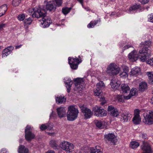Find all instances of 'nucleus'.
Listing matches in <instances>:
<instances>
[{
	"mask_svg": "<svg viewBox=\"0 0 153 153\" xmlns=\"http://www.w3.org/2000/svg\"><path fill=\"white\" fill-rule=\"evenodd\" d=\"M14 49V47L12 46H8L4 49L2 51V56L3 58L6 57L10 54Z\"/></svg>",
	"mask_w": 153,
	"mask_h": 153,
	"instance_id": "2eb2a0df",
	"label": "nucleus"
},
{
	"mask_svg": "<svg viewBox=\"0 0 153 153\" xmlns=\"http://www.w3.org/2000/svg\"><path fill=\"white\" fill-rule=\"evenodd\" d=\"M71 10V8L65 7L62 9V12L65 15L68 13Z\"/></svg>",
	"mask_w": 153,
	"mask_h": 153,
	"instance_id": "49530a36",
	"label": "nucleus"
},
{
	"mask_svg": "<svg viewBox=\"0 0 153 153\" xmlns=\"http://www.w3.org/2000/svg\"><path fill=\"white\" fill-rule=\"evenodd\" d=\"M46 153H55L54 152L53 150H50L48 151Z\"/></svg>",
	"mask_w": 153,
	"mask_h": 153,
	"instance_id": "680f3d73",
	"label": "nucleus"
},
{
	"mask_svg": "<svg viewBox=\"0 0 153 153\" xmlns=\"http://www.w3.org/2000/svg\"><path fill=\"white\" fill-rule=\"evenodd\" d=\"M95 123L97 127L101 129L106 128L107 127V123L104 121L96 120L95 122Z\"/></svg>",
	"mask_w": 153,
	"mask_h": 153,
	"instance_id": "f3484780",
	"label": "nucleus"
},
{
	"mask_svg": "<svg viewBox=\"0 0 153 153\" xmlns=\"http://www.w3.org/2000/svg\"><path fill=\"white\" fill-rule=\"evenodd\" d=\"M150 102L152 103V104H153V97H152L151 100H150Z\"/></svg>",
	"mask_w": 153,
	"mask_h": 153,
	"instance_id": "0e129e2a",
	"label": "nucleus"
},
{
	"mask_svg": "<svg viewBox=\"0 0 153 153\" xmlns=\"http://www.w3.org/2000/svg\"><path fill=\"white\" fill-rule=\"evenodd\" d=\"M121 68L123 70V72L128 73L129 71V69L127 66L126 65H123L121 66Z\"/></svg>",
	"mask_w": 153,
	"mask_h": 153,
	"instance_id": "8fccbe9b",
	"label": "nucleus"
},
{
	"mask_svg": "<svg viewBox=\"0 0 153 153\" xmlns=\"http://www.w3.org/2000/svg\"><path fill=\"white\" fill-rule=\"evenodd\" d=\"M18 152L19 153H28V150L24 146L20 145L19 147Z\"/></svg>",
	"mask_w": 153,
	"mask_h": 153,
	"instance_id": "c756f323",
	"label": "nucleus"
},
{
	"mask_svg": "<svg viewBox=\"0 0 153 153\" xmlns=\"http://www.w3.org/2000/svg\"><path fill=\"white\" fill-rule=\"evenodd\" d=\"M139 56L141 61L144 62L147 59V57H148L147 54H139Z\"/></svg>",
	"mask_w": 153,
	"mask_h": 153,
	"instance_id": "ea45409f",
	"label": "nucleus"
},
{
	"mask_svg": "<svg viewBox=\"0 0 153 153\" xmlns=\"http://www.w3.org/2000/svg\"><path fill=\"white\" fill-rule=\"evenodd\" d=\"M58 7L61 6L62 4V0H54Z\"/></svg>",
	"mask_w": 153,
	"mask_h": 153,
	"instance_id": "3c124183",
	"label": "nucleus"
},
{
	"mask_svg": "<svg viewBox=\"0 0 153 153\" xmlns=\"http://www.w3.org/2000/svg\"><path fill=\"white\" fill-rule=\"evenodd\" d=\"M152 94H153V90L152 91Z\"/></svg>",
	"mask_w": 153,
	"mask_h": 153,
	"instance_id": "774afa93",
	"label": "nucleus"
},
{
	"mask_svg": "<svg viewBox=\"0 0 153 153\" xmlns=\"http://www.w3.org/2000/svg\"><path fill=\"white\" fill-rule=\"evenodd\" d=\"M82 57L79 56L78 58L76 57L75 58L69 57L68 58V63L71 69L74 70L76 69L79 64L82 62Z\"/></svg>",
	"mask_w": 153,
	"mask_h": 153,
	"instance_id": "7ed1b4c3",
	"label": "nucleus"
},
{
	"mask_svg": "<svg viewBox=\"0 0 153 153\" xmlns=\"http://www.w3.org/2000/svg\"><path fill=\"white\" fill-rule=\"evenodd\" d=\"M147 63L150 65L151 66H153V58L149 59L147 61Z\"/></svg>",
	"mask_w": 153,
	"mask_h": 153,
	"instance_id": "603ef678",
	"label": "nucleus"
},
{
	"mask_svg": "<svg viewBox=\"0 0 153 153\" xmlns=\"http://www.w3.org/2000/svg\"><path fill=\"white\" fill-rule=\"evenodd\" d=\"M32 22V21L31 19L30 18H29L25 20L24 22L25 25H29Z\"/></svg>",
	"mask_w": 153,
	"mask_h": 153,
	"instance_id": "de8ad7c7",
	"label": "nucleus"
},
{
	"mask_svg": "<svg viewBox=\"0 0 153 153\" xmlns=\"http://www.w3.org/2000/svg\"><path fill=\"white\" fill-rule=\"evenodd\" d=\"M58 115L60 118L64 117L66 114V111L63 107H60L57 109Z\"/></svg>",
	"mask_w": 153,
	"mask_h": 153,
	"instance_id": "412c9836",
	"label": "nucleus"
},
{
	"mask_svg": "<svg viewBox=\"0 0 153 153\" xmlns=\"http://www.w3.org/2000/svg\"><path fill=\"white\" fill-rule=\"evenodd\" d=\"M53 127V126L51 124H43L40 126V129L42 131H43L46 129L48 130H50Z\"/></svg>",
	"mask_w": 153,
	"mask_h": 153,
	"instance_id": "393cba45",
	"label": "nucleus"
},
{
	"mask_svg": "<svg viewBox=\"0 0 153 153\" xmlns=\"http://www.w3.org/2000/svg\"><path fill=\"white\" fill-rule=\"evenodd\" d=\"M120 76L121 77L123 78L126 77L128 76V73L123 72L120 74Z\"/></svg>",
	"mask_w": 153,
	"mask_h": 153,
	"instance_id": "864d4df0",
	"label": "nucleus"
},
{
	"mask_svg": "<svg viewBox=\"0 0 153 153\" xmlns=\"http://www.w3.org/2000/svg\"><path fill=\"white\" fill-rule=\"evenodd\" d=\"M130 92L128 96H130V98L131 97L134 96L137 92V89L136 88H132L131 90L129 91Z\"/></svg>",
	"mask_w": 153,
	"mask_h": 153,
	"instance_id": "79ce46f5",
	"label": "nucleus"
},
{
	"mask_svg": "<svg viewBox=\"0 0 153 153\" xmlns=\"http://www.w3.org/2000/svg\"><path fill=\"white\" fill-rule=\"evenodd\" d=\"M72 81L70 78H68L65 82V84L67 89V92L69 93L70 91L71 85L72 84Z\"/></svg>",
	"mask_w": 153,
	"mask_h": 153,
	"instance_id": "7c9ffc66",
	"label": "nucleus"
},
{
	"mask_svg": "<svg viewBox=\"0 0 153 153\" xmlns=\"http://www.w3.org/2000/svg\"><path fill=\"white\" fill-rule=\"evenodd\" d=\"M101 90L100 89L96 88L94 89V95L95 96H99V97L100 98V101L101 102V104L103 105L106 102V101L104 97L101 95Z\"/></svg>",
	"mask_w": 153,
	"mask_h": 153,
	"instance_id": "9d476101",
	"label": "nucleus"
},
{
	"mask_svg": "<svg viewBox=\"0 0 153 153\" xmlns=\"http://www.w3.org/2000/svg\"><path fill=\"white\" fill-rule=\"evenodd\" d=\"M80 107L82 112L83 113L86 119L90 118L93 114L91 111L89 109L84 107L83 105H80Z\"/></svg>",
	"mask_w": 153,
	"mask_h": 153,
	"instance_id": "9b49d317",
	"label": "nucleus"
},
{
	"mask_svg": "<svg viewBox=\"0 0 153 153\" xmlns=\"http://www.w3.org/2000/svg\"><path fill=\"white\" fill-rule=\"evenodd\" d=\"M139 146V143L136 141H131L129 145L130 147L132 149L137 148Z\"/></svg>",
	"mask_w": 153,
	"mask_h": 153,
	"instance_id": "e433bc0d",
	"label": "nucleus"
},
{
	"mask_svg": "<svg viewBox=\"0 0 153 153\" xmlns=\"http://www.w3.org/2000/svg\"><path fill=\"white\" fill-rule=\"evenodd\" d=\"M128 56L130 61L134 62L137 59L138 55L136 51H133L129 54Z\"/></svg>",
	"mask_w": 153,
	"mask_h": 153,
	"instance_id": "dca6fc26",
	"label": "nucleus"
},
{
	"mask_svg": "<svg viewBox=\"0 0 153 153\" xmlns=\"http://www.w3.org/2000/svg\"><path fill=\"white\" fill-rule=\"evenodd\" d=\"M144 118L143 122L146 124L152 125L153 124V112L147 111L143 114Z\"/></svg>",
	"mask_w": 153,
	"mask_h": 153,
	"instance_id": "20e7f679",
	"label": "nucleus"
},
{
	"mask_svg": "<svg viewBox=\"0 0 153 153\" xmlns=\"http://www.w3.org/2000/svg\"><path fill=\"white\" fill-rule=\"evenodd\" d=\"M105 85L104 83L102 81H100L96 85V88L101 90L104 88Z\"/></svg>",
	"mask_w": 153,
	"mask_h": 153,
	"instance_id": "a19ab883",
	"label": "nucleus"
},
{
	"mask_svg": "<svg viewBox=\"0 0 153 153\" xmlns=\"http://www.w3.org/2000/svg\"><path fill=\"white\" fill-rule=\"evenodd\" d=\"M121 88L123 93L126 94L130 91V88L127 84H123L121 85Z\"/></svg>",
	"mask_w": 153,
	"mask_h": 153,
	"instance_id": "a878e982",
	"label": "nucleus"
},
{
	"mask_svg": "<svg viewBox=\"0 0 153 153\" xmlns=\"http://www.w3.org/2000/svg\"><path fill=\"white\" fill-rule=\"evenodd\" d=\"M139 54H147L148 56H150L151 53V51L147 48L143 47L139 52Z\"/></svg>",
	"mask_w": 153,
	"mask_h": 153,
	"instance_id": "4be33fe9",
	"label": "nucleus"
},
{
	"mask_svg": "<svg viewBox=\"0 0 153 153\" xmlns=\"http://www.w3.org/2000/svg\"><path fill=\"white\" fill-rule=\"evenodd\" d=\"M104 138L105 140H107L114 144L117 141L116 137L114 134L112 133H110L105 135Z\"/></svg>",
	"mask_w": 153,
	"mask_h": 153,
	"instance_id": "f8f14e48",
	"label": "nucleus"
},
{
	"mask_svg": "<svg viewBox=\"0 0 153 153\" xmlns=\"http://www.w3.org/2000/svg\"><path fill=\"white\" fill-rule=\"evenodd\" d=\"M131 116V115L128 112L123 113L121 115V120L123 122H127Z\"/></svg>",
	"mask_w": 153,
	"mask_h": 153,
	"instance_id": "a211bd4d",
	"label": "nucleus"
},
{
	"mask_svg": "<svg viewBox=\"0 0 153 153\" xmlns=\"http://www.w3.org/2000/svg\"><path fill=\"white\" fill-rule=\"evenodd\" d=\"M46 11L49 10L50 11H54L56 8L54 2L53 1H51L47 3L46 6Z\"/></svg>",
	"mask_w": 153,
	"mask_h": 153,
	"instance_id": "4468645a",
	"label": "nucleus"
},
{
	"mask_svg": "<svg viewBox=\"0 0 153 153\" xmlns=\"http://www.w3.org/2000/svg\"><path fill=\"white\" fill-rule=\"evenodd\" d=\"M140 110L138 109L134 110V116L132 119V121L135 124H138L141 121V118L140 115Z\"/></svg>",
	"mask_w": 153,
	"mask_h": 153,
	"instance_id": "1a4fd4ad",
	"label": "nucleus"
},
{
	"mask_svg": "<svg viewBox=\"0 0 153 153\" xmlns=\"http://www.w3.org/2000/svg\"><path fill=\"white\" fill-rule=\"evenodd\" d=\"M140 137L143 139H146V135L145 134H142L140 135Z\"/></svg>",
	"mask_w": 153,
	"mask_h": 153,
	"instance_id": "bf43d9fd",
	"label": "nucleus"
},
{
	"mask_svg": "<svg viewBox=\"0 0 153 153\" xmlns=\"http://www.w3.org/2000/svg\"><path fill=\"white\" fill-rule=\"evenodd\" d=\"M116 99L120 102H124L125 100L130 99V96H125L122 95H118L116 97Z\"/></svg>",
	"mask_w": 153,
	"mask_h": 153,
	"instance_id": "aec40b11",
	"label": "nucleus"
},
{
	"mask_svg": "<svg viewBox=\"0 0 153 153\" xmlns=\"http://www.w3.org/2000/svg\"><path fill=\"white\" fill-rule=\"evenodd\" d=\"M42 17L39 21L41 27L43 28L48 27L52 23L51 19L45 15Z\"/></svg>",
	"mask_w": 153,
	"mask_h": 153,
	"instance_id": "6e6552de",
	"label": "nucleus"
},
{
	"mask_svg": "<svg viewBox=\"0 0 153 153\" xmlns=\"http://www.w3.org/2000/svg\"><path fill=\"white\" fill-rule=\"evenodd\" d=\"M90 153H103V152L101 149H97L96 148V149H91Z\"/></svg>",
	"mask_w": 153,
	"mask_h": 153,
	"instance_id": "c03bdc74",
	"label": "nucleus"
},
{
	"mask_svg": "<svg viewBox=\"0 0 153 153\" xmlns=\"http://www.w3.org/2000/svg\"><path fill=\"white\" fill-rule=\"evenodd\" d=\"M22 141V140H19V142L20 143H21V142Z\"/></svg>",
	"mask_w": 153,
	"mask_h": 153,
	"instance_id": "338daca9",
	"label": "nucleus"
},
{
	"mask_svg": "<svg viewBox=\"0 0 153 153\" xmlns=\"http://www.w3.org/2000/svg\"><path fill=\"white\" fill-rule=\"evenodd\" d=\"M25 18V16L24 14H21L19 15L17 19L19 21H22Z\"/></svg>",
	"mask_w": 153,
	"mask_h": 153,
	"instance_id": "09e8293b",
	"label": "nucleus"
},
{
	"mask_svg": "<svg viewBox=\"0 0 153 153\" xmlns=\"http://www.w3.org/2000/svg\"><path fill=\"white\" fill-rule=\"evenodd\" d=\"M142 4H145L149 1V0H138Z\"/></svg>",
	"mask_w": 153,
	"mask_h": 153,
	"instance_id": "5fc2aeb1",
	"label": "nucleus"
},
{
	"mask_svg": "<svg viewBox=\"0 0 153 153\" xmlns=\"http://www.w3.org/2000/svg\"><path fill=\"white\" fill-rule=\"evenodd\" d=\"M148 20L149 21L153 22V14H152L150 15V16Z\"/></svg>",
	"mask_w": 153,
	"mask_h": 153,
	"instance_id": "4d7b16f0",
	"label": "nucleus"
},
{
	"mask_svg": "<svg viewBox=\"0 0 153 153\" xmlns=\"http://www.w3.org/2000/svg\"><path fill=\"white\" fill-rule=\"evenodd\" d=\"M56 101L58 104L64 103L66 101V99L64 96H59L56 98Z\"/></svg>",
	"mask_w": 153,
	"mask_h": 153,
	"instance_id": "2f4dec72",
	"label": "nucleus"
},
{
	"mask_svg": "<svg viewBox=\"0 0 153 153\" xmlns=\"http://www.w3.org/2000/svg\"><path fill=\"white\" fill-rule=\"evenodd\" d=\"M140 68L137 67H135L131 70L130 73V75L132 76H137L140 73Z\"/></svg>",
	"mask_w": 153,
	"mask_h": 153,
	"instance_id": "5701e85b",
	"label": "nucleus"
},
{
	"mask_svg": "<svg viewBox=\"0 0 153 153\" xmlns=\"http://www.w3.org/2000/svg\"><path fill=\"white\" fill-rule=\"evenodd\" d=\"M142 149L144 151L143 153H152L153 150L149 145L147 144H144L142 148Z\"/></svg>",
	"mask_w": 153,
	"mask_h": 153,
	"instance_id": "6ab92c4d",
	"label": "nucleus"
},
{
	"mask_svg": "<svg viewBox=\"0 0 153 153\" xmlns=\"http://www.w3.org/2000/svg\"><path fill=\"white\" fill-rule=\"evenodd\" d=\"M69 143L70 142L67 141H62L60 143L59 146L62 149L65 151L67 149V146H69Z\"/></svg>",
	"mask_w": 153,
	"mask_h": 153,
	"instance_id": "cd10ccee",
	"label": "nucleus"
},
{
	"mask_svg": "<svg viewBox=\"0 0 153 153\" xmlns=\"http://www.w3.org/2000/svg\"><path fill=\"white\" fill-rule=\"evenodd\" d=\"M6 25L5 24H2L0 25V31L3 30V28L5 27Z\"/></svg>",
	"mask_w": 153,
	"mask_h": 153,
	"instance_id": "6e6d98bb",
	"label": "nucleus"
},
{
	"mask_svg": "<svg viewBox=\"0 0 153 153\" xmlns=\"http://www.w3.org/2000/svg\"><path fill=\"white\" fill-rule=\"evenodd\" d=\"M120 84V82L117 79H112L111 85L113 88L117 89Z\"/></svg>",
	"mask_w": 153,
	"mask_h": 153,
	"instance_id": "b1692460",
	"label": "nucleus"
},
{
	"mask_svg": "<svg viewBox=\"0 0 153 153\" xmlns=\"http://www.w3.org/2000/svg\"><path fill=\"white\" fill-rule=\"evenodd\" d=\"M58 141L54 140H51L49 144L50 146L54 149L56 148L58 146Z\"/></svg>",
	"mask_w": 153,
	"mask_h": 153,
	"instance_id": "f704fd0d",
	"label": "nucleus"
},
{
	"mask_svg": "<svg viewBox=\"0 0 153 153\" xmlns=\"http://www.w3.org/2000/svg\"><path fill=\"white\" fill-rule=\"evenodd\" d=\"M140 4H135L131 6L129 8V10L130 11L134 10L139 9L140 7Z\"/></svg>",
	"mask_w": 153,
	"mask_h": 153,
	"instance_id": "a18cd8bd",
	"label": "nucleus"
},
{
	"mask_svg": "<svg viewBox=\"0 0 153 153\" xmlns=\"http://www.w3.org/2000/svg\"><path fill=\"white\" fill-rule=\"evenodd\" d=\"M74 82L76 86L78 88L79 87L81 88V86L82 87V84L84 82L82 79L79 78L76 79Z\"/></svg>",
	"mask_w": 153,
	"mask_h": 153,
	"instance_id": "c85d7f7f",
	"label": "nucleus"
},
{
	"mask_svg": "<svg viewBox=\"0 0 153 153\" xmlns=\"http://www.w3.org/2000/svg\"><path fill=\"white\" fill-rule=\"evenodd\" d=\"M7 10V6L4 4L0 7V17L4 15Z\"/></svg>",
	"mask_w": 153,
	"mask_h": 153,
	"instance_id": "bb28decb",
	"label": "nucleus"
},
{
	"mask_svg": "<svg viewBox=\"0 0 153 153\" xmlns=\"http://www.w3.org/2000/svg\"><path fill=\"white\" fill-rule=\"evenodd\" d=\"M147 83L145 82H142L140 84L139 88L140 91H143L147 89Z\"/></svg>",
	"mask_w": 153,
	"mask_h": 153,
	"instance_id": "473e14b6",
	"label": "nucleus"
},
{
	"mask_svg": "<svg viewBox=\"0 0 153 153\" xmlns=\"http://www.w3.org/2000/svg\"><path fill=\"white\" fill-rule=\"evenodd\" d=\"M100 22V20L99 19L98 20H95L94 21H91L90 23L87 25V27L88 28H93L96 25L98 22Z\"/></svg>",
	"mask_w": 153,
	"mask_h": 153,
	"instance_id": "72a5a7b5",
	"label": "nucleus"
},
{
	"mask_svg": "<svg viewBox=\"0 0 153 153\" xmlns=\"http://www.w3.org/2000/svg\"><path fill=\"white\" fill-rule=\"evenodd\" d=\"M120 70V68L115 64L111 63L108 66L107 69V73L113 75L118 74Z\"/></svg>",
	"mask_w": 153,
	"mask_h": 153,
	"instance_id": "39448f33",
	"label": "nucleus"
},
{
	"mask_svg": "<svg viewBox=\"0 0 153 153\" xmlns=\"http://www.w3.org/2000/svg\"><path fill=\"white\" fill-rule=\"evenodd\" d=\"M29 12H31L33 17L39 18L46 15V10L41 8L40 7H36L33 9L29 10Z\"/></svg>",
	"mask_w": 153,
	"mask_h": 153,
	"instance_id": "f03ea898",
	"label": "nucleus"
},
{
	"mask_svg": "<svg viewBox=\"0 0 153 153\" xmlns=\"http://www.w3.org/2000/svg\"><path fill=\"white\" fill-rule=\"evenodd\" d=\"M22 0H13L12 4L14 7L18 6L21 3Z\"/></svg>",
	"mask_w": 153,
	"mask_h": 153,
	"instance_id": "37998d69",
	"label": "nucleus"
},
{
	"mask_svg": "<svg viewBox=\"0 0 153 153\" xmlns=\"http://www.w3.org/2000/svg\"><path fill=\"white\" fill-rule=\"evenodd\" d=\"M146 74L149 77V83L151 84H153V72H147Z\"/></svg>",
	"mask_w": 153,
	"mask_h": 153,
	"instance_id": "c9c22d12",
	"label": "nucleus"
},
{
	"mask_svg": "<svg viewBox=\"0 0 153 153\" xmlns=\"http://www.w3.org/2000/svg\"><path fill=\"white\" fill-rule=\"evenodd\" d=\"M22 45H17L15 46V48L16 49H17L18 48H19L21 47L22 46Z\"/></svg>",
	"mask_w": 153,
	"mask_h": 153,
	"instance_id": "e2e57ef3",
	"label": "nucleus"
},
{
	"mask_svg": "<svg viewBox=\"0 0 153 153\" xmlns=\"http://www.w3.org/2000/svg\"><path fill=\"white\" fill-rule=\"evenodd\" d=\"M69 146H68L67 147V149L65 150V151L67 152L70 153L74 151V146L72 143H70L69 144Z\"/></svg>",
	"mask_w": 153,
	"mask_h": 153,
	"instance_id": "4c0bfd02",
	"label": "nucleus"
},
{
	"mask_svg": "<svg viewBox=\"0 0 153 153\" xmlns=\"http://www.w3.org/2000/svg\"><path fill=\"white\" fill-rule=\"evenodd\" d=\"M132 47V45H126L123 48V49L125 50L126 49H127L129 48Z\"/></svg>",
	"mask_w": 153,
	"mask_h": 153,
	"instance_id": "13d9d810",
	"label": "nucleus"
},
{
	"mask_svg": "<svg viewBox=\"0 0 153 153\" xmlns=\"http://www.w3.org/2000/svg\"><path fill=\"white\" fill-rule=\"evenodd\" d=\"M1 153H8V152L5 149H3L1 151Z\"/></svg>",
	"mask_w": 153,
	"mask_h": 153,
	"instance_id": "052dcab7",
	"label": "nucleus"
},
{
	"mask_svg": "<svg viewBox=\"0 0 153 153\" xmlns=\"http://www.w3.org/2000/svg\"><path fill=\"white\" fill-rule=\"evenodd\" d=\"M32 128L30 126L27 125L25 130V138L27 141H30L34 138L35 135L31 132Z\"/></svg>",
	"mask_w": 153,
	"mask_h": 153,
	"instance_id": "423d86ee",
	"label": "nucleus"
},
{
	"mask_svg": "<svg viewBox=\"0 0 153 153\" xmlns=\"http://www.w3.org/2000/svg\"><path fill=\"white\" fill-rule=\"evenodd\" d=\"M141 46L145 48H148L151 45V42L150 41H146L144 42H142L140 44Z\"/></svg>",
	"mask_w": 153,
	"mask_h": 153,
	"instance_id": "58836bf2",
	"label": "nucleus"
},
{
	"mask_svg": "<svg viewBox=\"0 0 153 153\" xmlns=\"http://www.w3.org/2000/svg\"><path fill=\"white\" fill-rule=\"evenodd\" d=\"M82 5L83 3V0H77Z\"/></svg>",
	"mask_w": 153,
	"mask_h": 153,
	"instance_id": "69168bd1",
	"label": "nucleus"
},
{
	"mask_svg": "<svg viewBox=\"0 0 153 153\" xmlns=\"http://www.w3.org/2000/svg\"><path fill=\"white\" fill-rule=\"evenodd\" d=\"M93 111L94 113V115L97 117L105 116L107 114L106 111L97 106H96L93 108Z\"/></svg>",
	"mask_w": 153,
	"mask_h": 153,
	"instance_id": "0eeeda50",
	"label": "nucleus"
},
{
	"mask_svg": "<svg viewBox=\"0 0 153 153\" xmlns=\"http://www.w3.org/2000/svg\"><path fill=\"white\" fill-rule=\"evenodd\" d=\"M108 113L112 116L117 117L119 115V113L117 109L111 105L108 106Z\"/></svg>",
	"mask_w": 153,
	"mask_h": 153,
	"instance_id": "ddd939ff",
	"label": "nucleus"
},
{
	"mask_svg": "<svg viewBox=\"0 0 153 153\" xmlns=\"http://www.w3.org/2000/svg\"><path fill=\"white\" fill-rule=\"evenodd\" d=\"M78 113L76 106L71 105L69 106L67 116L68 120L71 121L74 120L77 117Z\"/></svg>",
	"mask_w": 153,
	"mask_h": 153,
	"instance_id": "f257e3e1",
	"label": "nucleus"
}]
</instances>
